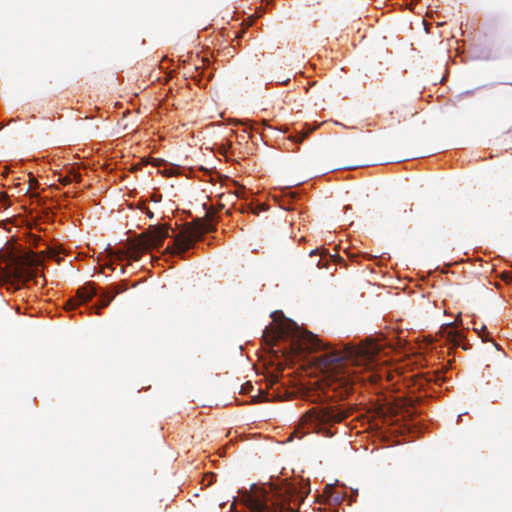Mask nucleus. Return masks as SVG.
<instances>
[{
	"instance_id": "5",
	"label": "nucleus",
	"mask_w": 512,
	"mask_h": 512,
	"mask_svg": "<svg viewBox=\"0 0 512 512\" xmlns=\"http://www.w3.org/2000/svg\"><path fill=\"white\" fill-rule=\"evenodd\" d=\"M169 236L168 226L159 225L150 227L134 239L129 240L127 248L125 250H119L116 253L117 259H131L133 261H139L145 252L151 249L160 248L163 245L164 240Z\"/></svg>"
},
{
	"instance_id": "28",
	"label": "nucleus",
	"mask_w": 512,
	"mask_h": 512,
	"mask_svg": "<svg viewBox=\"0 0 512 512\" xmlns=\"http://www.w3.org/2000/svg\"><path fill=\"white\" fill-rule=\"evenodd\" d=\"M263 124H264L265 126H267V128H268V129H271V128H272L271 126H269L268 124H266V122H265L264 120H263Z\"/></svg>"
},
{
	"instance_id": "19",
	"label": "nucleus",
	"mask_w": 512,
	"mask_h": 512,
	"mask_svg": "<svg viewBox=\"0 0 512 512\" xmlns=\"http://www.w3.org/2000/svg\"><path fill=\"white\" fill-rule=\"evenodd\" d=\"M502 278H503V280H505L506 282H512V274H510V273H508V272L503 273Z\"/></svg>"
},
{
	"instance_id": "8",
	"label": "nucleus",
	"mask_w": 512,
	"mask_h": 512,
	"mask_svg": "<svg viewBox=\"0 0 512 512\" xmlns=\"http://www.w3.org/2000/svg\"><path fill=\"white\" fill-rule=\"evenodd\" d=\"M97 294V290L92 283H88L87 285L81 287L77 291V299H70L68 301V305L71 309L75 308L80 303H86L90 301Z\"/></svg>"
},
{
	"instance_id": "22",
	"label": "nucleus",
	"mask_w": 512,
	"mask_h": 512,
	"mask_svg": "<svg viewBox=\"0 0 512 512\" xmlns=\"http://www.w3.org/2000/svg\"><path fill=\"white\" fill-rule=\"evenodd\" d=\"M317 267L318 268H322V267H325V264H322V258H320L317 263H316Z\"/></svg>"
},
{
	"instance_id": "11",
	"label": "nucleus",
	"mask_w": 512,
	"mask_h": 512,
	"mask_svg": "<svg viewBox=\"0 0 512 512\" xmlns=\"http://www.w3.org/2000/svg\"><path fill=\"white\" fill-rule=\"evenodd\" d=\"M41 263V259L33 252H28L23 255L17 263L16 273L21 275V269L26 266L28 268L38 266Z\"/></svg>"
},
{
	"instance_id": "3",
	"label": "nucleus",
	"mask_w": 512,
	"mask_h": 512,
	"mask_svg": "<svg viewBox=\"0 0 512 512\" xmlns=\"http://www.w3.org/2000/svg\"><path fill=\"white\" fill-rule=\"evenodd\" d=\"M271 317L276 325L267 326L263 331V339L267 345L273 346L280 339L291 337V348L295 353L322 349L323 345L316 335L300 330L295 322L285 318L282 311H274Z\"/></svg>"
},
{
	"instance_id": "21",
	"label": "nucleus",
	"mask_w": 512,
	"mask_h": 512,
	"mask_svg": "<svg viewBox=\"0 0 512 512\" xmlns=\"http://www.w3.org/2000/svg\"><path fill=\"white\" fill-rule=\"evenodd\" d=\"M151 162L150 159L148 158H142L141 161L139 162L141 164V166H145L147 164H149Z\"/></svg>"
},
{
	"instance_id": "25",
	"label": "nucleus",
	"mask_w": 512,
	"mask_h": 512,
	"mask_svg": "<svg viewBox=\"0 0 512 512\" xmlns=\"http://www.w3.org/2000/svg\"><path fill=\"white\" fill-rule=\"evenodd\" d=\"M318 255V250H313L311 253H310V257H314V256H317Z\"/></svg>"
},
{
	"instance_id": "6",
	"label": "nucleus",
	"mask_w": 512,
	"mask_h": 512,
	"mask_svg": "<svg viewBox=\"0 0 512 512\" xmlns=\"http://www.w3.org/2000/svg\"><path fill=\"white\" fill-rule=\"evenodd\" d=\"M213 227L207 223L189 226L174 236L173 247L168 246L167 251L183 254L188 251L196 241L200 240L204 233L211 232Z\"/></svg>"
},
{
	"instance_id": "29",
	"label": "nucleus",
	"mask_w": 512,
	"mask_h": 512,
	"mask_svg": "<svg viewBox=\"0 0 512 512\" xmlns=\"http://www.w3.org/2000/svg\"><path fill=\"white\" fill-rule=\"evenodd\" d=\"M121 273H122V274H124V273H125V268H124V267H122V268H121Z\"/></svg>"
},
{
	"instance_id": "15",
	"label": "nucleus",
	"mask_w": 512,
	"mask_h": 512,
	"mask_svg": "<svg viewBox=\"0 0 512 512\" xmlns=\"http://www.w3.org/2000/svg\"><path fill=\"white\" fill-rule=\"evenodd\" d=\"M479 336L483 339V341H488L489 332L486 331L485 326H482L481 333L479 332Z\"/></svg>"
},
{
	"instance_id": "23",
	"label": "nucleus",
	"mask_w": 512,
	"mask_h": 512,
	"mask_svg": "<svg viewBox=\"0 0 512 512\" xmlns=\"http://www.w3.org/2000/svg\"><path fill=\"white\" fill-rule=\"evenodd\" d=\"M62 183H63L64 185L69 184V183H70V178H69V177H65V178L62 180Z\"/></svg>"
},
{
	"instance_id": "1",
	"label": "nucleus",
	"mask_w": 512,
	"mask_h": 512,
	"mask_svg": "<svg viewBox=\"0 0 512 512\" xmlns=\"http://www.w3.org/2000/svg\"><path fill=\"white\" fill-rule=\"evenodd\" d=\"M378 352V345L372 341L359 346L347 345L339 351L325 352L319 357L325 376L316 390L307 393V399L311 402H320L347 397L358 379L357 372H352L351 366L371 368Z\"/></svg>"
},
{
	"instance_id": "14",
	"label": "nucleus",
	"mask_w": 512,
	"mask_h": 512,
	"mask_svg": "<svg viewBox=\"0 0 512 512\" xmlns=\"http://www.w3.org/2000/svg\"><path fill=\"white\" fill-rule=\"evenodd\" d=\"M228 124H233V125L241 124L243 126H247L248 128H253L254 125H257L258 123L256 121H251V120H247L246 122H239V121L233 120V121L229 122Z\"/></svg>"
},
{
	"instance_id": "17",
	"label": "nucleus",
	"mask_w": 512,
	"mask_h": 512,
	"mask_svg": "<svg viewBox=\"0 0 512 512\" xmlns=\"http://www.w3.org/2000/svg\"><path fill=\"white\" fill-rule=\"evenodd\" d=\"M326 122H321V123H317V122H314L312 124H308L306 123L304 125V128H313V129H316V128H319L322 124H325Z\"/></svg>"
},
{
	"instance_id": "10",
	"label": "nucleus",
	"mask_w": 512,
	"mask_h": 512,
	"mask_svg": "<svg viewBox=\"0 0 512 512\" xmlns=\"http://www.w3.org/2000/svg\"><path fill=\"white\" fill-rule=\"evenodd\" d=\"M439 334L442 338H444L447 342L451 343L454 347L460 346V343L463 339L461 333L454 328L453 324L442 326L439 331Z\"/></svg>"
},
{
	"instance_id": "18",
	"label": "nucleus",
	"mask_w": 512,
	"mask_h": 512,
	"mask_svg": "<svg viewBox=\"0 0 512 512\" xmlns=\"http://www.w3.org/2000/svg\"><path fill=\"white\" fill-rule=\"evenodd\" d=\"M150 160H151L150 163L153 164L155 167H159L163 163V160L162 159H158V158H152Z\"/></svg>"
},
{
	"instance_id": "9",
	"label": "nucleus",
	"mask_w": 512,
	"mask_h": 512,
	"mask_svg": "<svg viewBox=\"0 0 512 512\" xmlns=\"http://www.w3.org/2000/svg\"><path fill=\"white\" fill-rule=\"evenodd\" d=\"M279 131L285 135L284 136L285 142L283 143V145L287 150H294V148L297 145H299L300 143H302L304 141V139H306L308 136V133L304 132V130L295 131L288 135H286V134L290 130L284 129V130H279Z\"/></svg>"
},
{
	"instance_id": "13",
	"label": "nucleus",
	"mask_w": 512,
	"mask_h": 512,
	"mask_svg": "<svg viewBox=\"0 0 512 512\" xmlns=\"http://www.w3.org/2000/svg\"><path fill=\"white\" fill-rule=\"evenodd\" d=\"M253 130H242L241 135H236V138L241 141H247V139L253 138V136L250 134Z\"/></svg>"
},
{
	"instance_id": "16",
	"label": "nucleus",
	"mask_w": 512,
	"mask_h": 512,
	"mask_svg": "<svg viewBox=\"0 0 512 512\" xmlns=\"http://www.w3.org/2000/svg\"><path fill=\"white\" fill-rule=\"evenodd\" d=\"M190 140H188L189 146H196L198 144V139L196 138L194 133H190Z\"/></svg>"
},
{
	"instance_id": "24",
	"label": "nucleus",
	"mask_w": 512,
	"mask_h": 512,
	"mask_svg": "<svg viewBox=\"0 0 512 512\" xmlns=\"http://www.w3.org/2000/svg\"><path fill=\"white\" fill-rule=\"evenodd\" d=\"M7 198H8L7 194H1L0 195V199L3 200V201H7Z\"/></svg>"
},
{
	"instance_id": "30",
	"label": "nucleus",
	"mask_w": 512,
	"mask_h": 512,
	"mask_svg": "<svg viewBox=\"0 0 512 512\" xmlns=\"http://www.w3.org/2000/svg\"><path fill=\"white\" fill-rule=\"evenodd\" d=\"M109 268H110L111 270H114V267L112 266V264H111V265H109Z\"/></svg>"
},
{
	"instance_id": "4",
	"label": "nucleus",
	"mask_w": 512,
	"mask_h": 512,
	"mask_svg": "<svg viewBox=\"0 0 512 512\" xmlns=\"http://www.w3.org/2000/svg\"><path fill=\"white\" fill-rule=\"evenodd\" d=\"M351 414V409L340 406H316L306 411L301 417L296 433L303 435L316 432L332 436L331 427L342 422Z\"/></svg>"
},
{
	"instance_id": "20",
	"label": "nucleus",
	"mask_w": 512,
	"mask_h": 512,
	"mask_svg": "<svg viewBox=\"0 0 512 512\" xmlns=\"http://www.w3.org/2000/svg\"><path fill=\"white\" fill-rule=\"evenodd\" d=\"M404 212L412 214L413 213V204L412 203L408 204V208L404 209Z\"/></svg>"
},
{
	"instance_id": "2",
	"label": "nucleus",
	"mask_w": 512,
	"mask_h": 512,
	"mask_svg": "<svg viewBox=\"0 0 512 512\" xmlns=\"http://www.w3.org/2000/svg\"><path fill=\"white\" fill-rule=\"evenodd\" d=\"M269 489L261 496H248L246 506L250 512H298L310 493V482L303 478L284 479L272 483Z\"/></svg>"
},
{
	"instance_id": "12",
	"label": "nucleus",
	"mask_w": 512,
	"mask_h": 512,
	"mask_svg": "<svg viewBox=\"0 0 512 512\" xmlns=\"http://www.w3.org/2000/svg\"><path fill=\"white\" fill-rule=\"evenodd\" d=\"M329 501L340 503L343 500L341 492L334 490L332 487H327L324 491Z\"/></svg>"
},
{
	"instance_id": "7",
	"label": "nucleus",
	"mask_w": 512,
	"mask_h": 512,
	"mask_svg": "<svg viewBox=\"0 0 512 512\" xmlns=\"http://www.w3.org/2000/svg\"><path fill=\"white\" fill-rule=\"evenodd\" d=\"M126 289V284L122 283L120 285L110 287L107 291H103L100 295L99 303L94 306L97 310L96 313L99 314L100 309L107 307L117 294L126 291Z\"/></svg>"
},
{
	"instance_id": "26",
	"label": "nucleus",
	"mask_w": 512,
	"mask_h": 512,
	"mask_svg": "<svg viewBox=\"0 0 512 512\" xmlns=\"http://www.w3.org/2000/svg\"><path fill=\"white\" fill-rule=\"evenodd\" d=\"M141 167H142V166H141V164H140V163H138V164H136V165L134 166V170L141 169Z\"/></svg>"
},
{
	"instance_id": "27",
	"label": "nucleus",
	"mask_w": 512,
	"mask_h": 512,
	"mask_svg": "<svg viewBox=\"0 0 512 512\" xmlns=\"http://www.w3.org/2000/svg\"><path fill=\"white\" fill-rule=\"evenodd\" d=\"M330 258H334V259H335V261H336V260H342V259H341V257H339V256H330Z\"/></svg>"
}]
</instances>
